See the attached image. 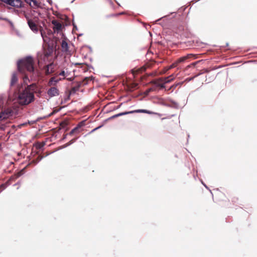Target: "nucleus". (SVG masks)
Listing matches in <instances>:
<instances>
[{"mask_svg": "<svg viewBox=\"0 0 257 257\" xmlns=\"http://www.w3.org/2000/svg\"><path fill=\"white\" fill-rule=\"evenodd\" d=\"M34 60L31 57H27L18 62V70L21 73H25L23 79L25 83L26 81H29V76L32 80L38 76L37 71L34 69Z\"/></svg>", "mask_w": 257, "mask_h": 257, "instance_id": "nucleus-1", "label": "nucleus"}, {"mask_svg": "<svg viewBox=\"0 0 257 257\" xmlns=\"http://www.w3.org/2000/svg\"><path fill=\"white\" fill-rule=\"evenodd\" d=\"M59 17V16H58ZM60 19H54L52 20L53 25L52 29L55 36V49H59L61 46L62 49L64 48V36L63 33V29L64 25L63 24V19L59 17Z\"/></svg>", "mask_w": 257, "mask_h": 257, "instance_id": "nucleus-2", "label": "nucleus"}, {"mask_svg": "<svg viewBox=\"0 0 257 257\" xmlns=\"http://www.w3.org/2000/svg\"><path fill=\"white\" fill-rule=\"evenodd\" d=\"M53 52V47H50L49 45L46 46L44 48L43 54L38 56V61L39 65H41L43 63L46 64L47 62H49L50 60L52 58L51 55Z\"/></svg>", "mask_w": 257, "mask_h": 257, "instance_id": "nucleus-3", "label": "nucleus"}, {"mask_svg": "<svg viewBox=\"0 0 257 257\" xmlns=\"http://www.w3.org/2000/svg\"><path fill=\"white\" fill-rule=\"evenodd\" d=\"M34 99L35 96L33 92H28L25 90L20 93L18 97L19 102L22 105H28L34 101Z\"/></svg>", "mask_w": 257, "mask_h": 257, "instance_id": "nucleus-4", "label": "nucleus"}, {"mask_svg": "<svg viewBox=\"0 0 257 257\" xmlns=\"http://www.w3.org/2000/svg\"><path fill=\"white\" fill-rule=\"evenodd\" d=\"M40 32L44 42L46 43L49 42L50 39L52 37L53 34H54L52 30L46 28L45 29L42 28L40 29Z\"/></svg>", "mask_w": 257, "mask_h": 257, "instance_id": "nucleus-5", "label": "nucleus"}, {"mask_svg": "<svg viewBox=\"0 0 257 257\" xmlns=\"http://www.w3.org/2000/svg\"><path fill=\"white\" fill-rule=\"evenodd\" d=\"M155 62H156L155 61L148 62L146 63L143 67H142L140 68L136 69H133L132 70V73L134 75L137 74L142 73L143 72H145L147 68H150L152 67L153 66L155 63Z\"/></svg>", "mask_w": 257, "mask_h": 257, "instance_id": "nucleus-6", "label": "nucleus"}, {"mask_svg": "<svg viewBox=\"0 0 257 257\" xmlns=\"http://www.w3.org/2000/svg\"><path fill=\"white\" fill-rule=\"evenodd\" d=\"M174 79L173 75H171L167 77L160 78L159 79H155L150 82L151 84H153L156 86L159 87L162 82L169 83L172 81Z\"/></svg>", "mask_w": 257, "mask_h": 257, "instance_id": "nucleus-7", "label": "nucleus"}, {"mask_svg": "<svg viewBox=\"0 0 257 257\" xmlns=\"http://www.w3.org/2000/svg\"><path fill=\"white\" fill-rule=\"evenodd\" d=\"M25 17L28 21V24L30 28L35 33H37L40 31V30L42 27L38 26L33 20L30 18L29 16L26 15Z\"/></svg>", "mask_w": 257, "mask_h": 257, "instance_id": "nucleus-8", "label": "nucleus"}, {"mask_svg": "<svg viewBox=\"0 0 257 257\" xmlns=\"http://www.w3.org/2000/svg\"><path fill=\"white\" fill-rule=\"evenodd\" d=\"M148 113L150 114L151 112L150 111L146 110V109H137L135 110L130 111H125L123 112H121L118 114H116L113 116H112V118H115L120 116L128 114H131V113Z\"/></svg>", "mask_w": 257, "mask_h": 257, "instance_id": "nucleus-9", "label": "nucleus"}, {"mask_svg": "<svg viewBox=\"0 0 257 257\" xmlns=\"http://www.w3.org/2000/svg\"><path fill=\"white\" fill-rule=\"evenodd\" d=\"M0 1L13 7L19 8L22 7V2L21 0H0Z\"/></svg>", "mask_w": 257, "mask_h": 257, "instance_id": "nucleus-10", "label": "nucleus"}, {"mask_svg": "<svg viewBox=\"0 0 257 257\" xmlns=\"http://www.w3.org/2000/svg\"><path fill=\"white\" fill-rule=\"evenodd\" d=\"M84 125V122L83 121H81L78 123V124L73 128L70 132L69 133L70 135H72L74 134L78 133L80 131L81 127Z\"/></svg>", "mask_w": 257, "mask_h": 257, "instance_id": "nucleus-11", "label": "nucleus"}, {"mask_svg": "<svg viewBox=\"0 0 257 257\" xmlns=\"http://www.w3.org/2000/svg\"><path fill=\"white\" fill-rule=\"evenodd\" d=\"M193 56L194 55L192 54H188L186 56L179 58L176 61V62L178 65L179 64L184 62L187 59L193 57Z\"/></svg>", "mask_w": 257, "mask_h": 257, "instance_id": "nucleus-12", "label": "nucleus"}, {"mask_svg": "<svg viewBox=\"0 0 257 257\" xmlns=\"http://www.w3.org/2000/svg\"><path fill=\"white\" fill-rule=\"evenodd\" d=\"M81 85L80 82H76L74 86H72L71 89L69 91V94H74L78 90L80 86Z\"/></svg>", "mask_w": 257, "mask_h": 257, "instance_id": "nucleus-13", "label": "nucleus"}, {"mask_svg": "<svg viewBox=\"0 0 257 257\" xmlns=\"http://www.w3.org/2000/svg\"><path fill=\"white\" fill-rule=\"evenodd\" d=\"M45 65V73L47 75L50 74L54 71V66L53 63H50L49 64H46Z\"/></svg>", "mask_w": 257, "mask_h": 257, "instance_id": "nucleus-14", "label": "nucleus"}, {"mask_svg": "<svg viewBox=\"0 0 257 257\" xmlns=\"http://www.w3.org/2000/svg\"><path fill=\"white\" fill-rule=\"evenodd\" d=\"M74 77L75 74L74 70L69 72L67 71V72L65 73V79L68 80H72L74 79Z\"/></svg>", "mask_w": 257, "mask_h": 257, "instance_id": "nucleus-15", "label": "nucleus"}, {"mask_svg": "<svg viewBox=\"0 0 257 257\" xmlns=\"http://www.w3.org/2000/svg\"><path fill=\"white\" fill-rule=\"evenodd\" d=\"M48 94L51 96H55L58 94V90L55 87H51L48 90Z\"/></svg>", "mask_w": 257, "mask_h": 257, "instance_id": "nucleus-16", "label": "nucleus"}, {"mask_svg": "<svg viewBox=\"0 0 257 257\" xmlns=\"http://www.w3.org/2000/svg\"><path fill=\"white\" fill-rule=\"evenodd\" d=\"M70 46H68V44L65 42V58L67 56H70L74 52V51L71 49L69 50Z\"/></svg>", "mask_w": 257, "mask_h": 257, "instance_id": "nucleus-17", "label": "nucleus"}, {"mask_svg": "<svg viewBox=\"0 0 257 257\" xmlns=\"http://www.w3.org/2000/svg\"><path fill=\"white\" fill-rule=\"evenodd\" d=\"M18 81V76L16 73H13L11 80V86H12L16 84Z\"/></svg>", "mask_w": 257, "mask_h": 257, "instance_id": "nucleus-18", "label": "nucleus"}, {"mask_svg": "<svg viewBox=\"0 0 257 257\" xmlns=\"http://www.w3.org/2000/svg\"><path fill=\"white\" fill-rule=\"evenodd\" d=\"M37 86L36 84H32L28 85L27 87L25 89V90H27L28 92H33V93L35 92Z\"/></svg>", "mask_w": 257, "mask_h": 257, "instance_id": "nucleus-19", "label": "nucleus"}, {"mask_svg": "<svg viewBox=\"0 0 257 257\" xmlns=\"http://www.w3.org/2000/svg\"><path fill=\"white\" fill-rule=\"evenodd\" d=\"M41 3L38 2L37 0H33L32 2V5L30 6L31 8L36 9L40 7Z\"/></svg>", "mask_w": 257, "mask_h": 257, "instance_id": "nucleus-20", "label": "nucleus"}, {"mask_svg": "<svg viewBox=\"0 0 257 257\" xmlns=\"http://www.w3.org/2000/svg\"><path fill=\"white\" fill-rule=\"evenodd\" d=\"M92 80V77H85L83 79L82 82H81V84L82 83L83 85H86L88 84V82L91 81Z\"/></svg>", "mask_w": 257, "mask_h": 257, "instance_id": "nucleus-21", "label": "nucleus"}, {"mask_svg": "<svg viewBox=\"0 0 257 257\" xmlns=\"http://www.w3.org/2000/svg\"><path fill=\"white\" fill-rule=\"evenodd\" d=\"M178 66L177 64L176 63V61L174 62L172 64H171L170 66H169L168 67L165 68V70L163 72V73H165L166 72H167L168 70L175 68Z\"/></svg>", "mask_w": 257, "mask_h": 257, "instance_id": "nucleus-22", "label": "nucleus"}, {"mask_svg": "<svg viewBox=\"0 0 257 257\" xmlns=\"http://www.w3.org/2000/svg\"><path fill=\"white\" fill-rule=\"evenodd\" d=\"M70 24V21L68 17L65 15V26Z\"/></svg>", "mask_w": 257, "mask_h": 257, "instance_id": "nucleus-23", "label": "nucleus"}, {"mask_svg": "<svg viewBox=\"0 0 257 257\" xmlns=\"http://www.w3.org/2000/svg\"><path fill=\"white\" fill-rule=\"evenodd\" d=\"M76 140V138L72 139L68 143L65 144V147L66 148L67 146L70 145L72 143H73Z\"/></svg>", "mask_w": 257, "mask_h": 257, "instance_id": "nucleus-24", "label": "nucleus"}, {"mask_svg": "<svg viewBox=\"0 0 257 257\" xmlns=\"http://www.w3.org/2000/svg\"><path fill=\"white\" fill-rule=\"evenodd\" d=\"M138 84L136 83H133L131 84V88L133 89H135L137 88Z\"/></svg>", "mask_w": 257, "mask_h": 257, "instance_id": "nucleus-25", "label": "nucleus"}, {"mask_svg": "<svg viewBox=\"0 0 257 257\" xmlns=\"http://www.w3.org/2000/svg\"><path fill=\"white\" fill-rule=\"evenodd\" d=\"M24 1L28 4L30 5V6L32 5V2H33V0H24Z\"/></svg>", "mask_w": 257, "mask_h": 257, "instance_id": "nucleus-26", "label": "nucleus"}, {"mask_svg": "<svg viewBox=\"0 0 257 257\" xmlns=\"http://www.w3.org/2000/svg\"><path fill=\"white\" fill-rule=\"evenodd\" d=\"M165 83H164V82H162V83H161L160 85L159 86V87H160L161 88H165V85H164V84H165Z\"/></svg>", "mask_w": 257, "mask_h": 257, "instance_id": "nucleus-27", "label": "nucleus"}, {"mask_svg": "<svg viewBox=\"0 0 257 257\" xmlns=\"http://www.w3.org/2000/svg\"><path fill=\"white\" fill-rule=\"evenodd\" d=\"M60 109V108H59V109H55V110H54L53 112L52 113V114H51V115H52V114H54V113H56V112H58Z\"/></svg>", "mask_w": 257, "mask_h": 257, "instance_id": "nucleus-28", "label": "nucleus"}, {"mask_svg": "<svg viewBox=\"0 0 257 257\" xmlns=\"http://www.w3.org/2000/svg\"><path fill=\"white\" fill-rule=\"evenodd\" d=\"M65 126H66V125L67 124V121L66 118H65ZM67 131V128H66V126H65V132H66Z\"/></svg>", "mask_w": 257, "mask_h": 257, "instance_id": "nucleus-29", "label": "nucleus"}, {"mask_svg": "<svg viewBox=\"0 0 257 257\" xmlns=\"http://www.w3.org/2000/svg\"><path fill=\"white\" fill-rule=\"evenodd\" d=\"M153 90V89L151 88H149V89H148L147 91L148 93H149V92H151V91H152Z\"/></svg>", "mask_w": 257, "mask_h": 257, "instance_id": "nucleus-30", "label": "nucleus"}, {"mask_svg": "<svg viewBox=\"0 0 257 257\" xmlns=\"http://www.w3.org/2000/svg\"><path fill=\"white\" fill-rule=\"evenodd\" d=\"M33 13H34L37 14H38V15H40V13L39 12H37V11H35V10H34V11H33Z\"/></svg>", "mask_w": 257, "mask_h": 257, "instance_id": "nucleus-31", "label": "nucleus"}, {"mask_svg": "<svg viewBox=\"0 0 257 257\" xmlns=\"http://www.w3.org/2000/svg\"><path fill=\"white\" fill-rule=\"evenodd\" d=\"M64 74H65L64 71H62L60 73V75L64 76Z\"/></svg>", "mask_w": 257, "mask_h": 257, "instance_id": "nucleus-32", "label": "nucleus"}, {"mask_svg": "<svg viewBox=\"0 0 257 257\" xmlns=\"http://www.w3.org/2000/svg\"><path fill=\"white\" fill-rule=\"evenodd\" d=\"M122 14V13L117 14L113 15V16H119V15H121Z\"/></svg>", "mask_w": 257, "mask_h": 257, "instance_id": "nucleus-33", "label": "nucleus"}, {"mask_svg": "<svg viewBox=\"0 0 257 257\" xmlns=\"http://www.w3.org/2000/svg\"><path fill=\"white\" fill-rule=\"evenodd\" d=\"M61 125L63 126V125H64V121H62L61 123Z\"/></svg>", "mask_w": 257, "mask_h": 257, "instance_id": "nucleus-34", "label": "nucleus"}, {"mask_svg": "<svg viewBox=\"0 0 257 257\" xmlns=\"http://www.w3.org/2000/svg\"><path fill=\"white\" fill-rule=\"evenodd\" d=\"M198 62H197L196 63H192L191 65H193V66H194L195 65L196 63H198Z\"/></svg>", "mask_w": 257, "mask_h": 257, "instance_id": "nucleus-35", "label": "nucleus"}, {"mask_svg": "<svg viewBox=\"0 0 257 257\" xmlns=\"http://www.w3.org/2000/svg\"><path fill=\"white\" fill-rule=\"evenodd\" d=\"M192 79H193V78H189V79H188V80H192Z\"/></svg>", "mask_w": 257, "mask_h": 257, "instance_id": "nucleus-36", "label": "nucleus"}, {"mask_svg": "<svg viewBox=\"0 0 257 257\" xmlns=\"http://www.w3.org/2000/svg\"><path fill=\"white\" fill-rule=\"evenodd\" d=\"M2 187H3V185H2L0 186V189H1V188H2Z\"/></svg>", "mask_w": 257, "mask_h": 257, "instance_id": "nucleus-37", "label": "nucleus"}, {"mask_svg": "<svg viewBox=\"0 0 257 257\" xmlns=\"http://www.w3.org/2000/svg\"><path fill=\"white\" fill-rule=\"evenodd\" d=\"M44 146V144L42 145L41 146H40L39 147H43Z\"/></svg>", "mask_w": 257, "mask_h": 257, "instance_id": "nucleus-38", "label": "nucleus"}]
</instances>
